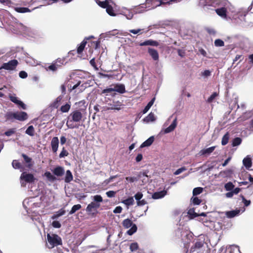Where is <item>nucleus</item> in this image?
<instances>
[{
    "mask_svg": "<svg viewBox=\"0 0 253 253\" xmlns=\"http://www.w3.org/2000/svg\"><path fill=\"white\" fill-rule=\"evenodd\" d=\"M83 109H80L75 110L70 113L68 117L66 126L69 128H78L79 125L74 124V123H80L84 117Z\"/></svg>",
    "mask_w": 253,
    "mask_h": 253,
    "instance_id": "1",
    "label": "nucleus"
},
{
    "mask_svg": "<svg viewBox=\"0 0 253 253\" xmlns=\"http://www.w3.org/2000/svg\"><path fill=\"white\" fill-rule=\"evenodd\" d=\"M92 199L93 201L87 206L86 211L88 215L94 217L98 213V209L100 207V203L103 202V198L101 195H96Z\"/></svg>",
    "mask_w": 253,
    "mask_h": 253,
    "instance_id": "2",
    "label": "nucleus"
},
{
    "mask_svg": "<svg viewBox=\"0 0 253 253\" xmlns=\"http://www.w3.org/2000/svg\"><path fill=\"white\" fill-rule=\"evenodd\" d=\"M67 63L66 57H59L52 61V62L48 66L45 67V69L47 71H51L53 73L56 72L59 69L65 66Z\"/></svg>",
    "mask_w": 253,
    "mask_h": 253,
    "instance_id": "3",
    "label": "nucleus"
},
{
    "mask_svg": "<svg viewBox=\"0 0 253 253\" xmlns=\"http://www.w3.org/2000/svg\"><path fill=\"white\" fill-rule=\"evenodd\" d=\"M47 239L51 246L50 247L51 248L62 244L61 238L57 234H53L50 235L49 234H47Z\"/></svg>",
    "mask_w": 253,
    "mask_h": 253,
    "instance_id": "4",
    "label": "nucleus"
},
{
    "mask_svg": "<svg viewBox=\"0 0 253 253\" xmlns=\"http://www.w3.org/2000/svg\"><path fill=\"white\" fill-rule=\"evenodd\" d=\"M18 64V62L16 59L9 61L7 63H4L0 67V70L3 69L6 70H14Z\"/></svg>",
    "mask_w": 253,
    "mask_h": 253,
    "instance_id": "5",
    "label": "nucleus"
},
{
    "mask_svg": "<svg viewBox=\"0 0 253 253\" xmlns=\"http://www.w3.org/2000/svg\"><path fill=\"white\" fill-rule=\"evenodd\" d=\"M122 106L123 104L121 102L119 101L113 100L112 103H109L108 104L107 110L119 111L122 109Z\"/></svg>",
    "mask_w": 253,
    "mask_h": 253,
    "instance_id": "6",
    "label": "nucleus"
},
{
    "mask_svg": "<svg viewBox=\"0 0 253 253\" xmlns=\"http://www.w3.org/2000/svg\"><path fill=\"white\" fill-rule=\"evenodd\" d=\"M20 179L27 183H32L36 180V178L33 174L27 173L25 172H23L21 174Z\"/></svg>",
    "mask_w": 253,
    "mask_h": 253,
    "instance_id": "7",
    "label": "nucleus"
},
{
    "mask_svg": "<svg viewBox=\"0 0 253 253\" xmlns=\"http://www.w3.org/2000/svg\"><path fill=\"white\" fill-rule=\"evenodd\" d=\"M15 119L20 121H24L28 119V114L25 112H15L14 115Z\"/></svg>",
    "mask_w": 253,
    "mask_h": 253,
    "instance_id": "8",
    "label": "nucleus"
},
{
    "mask_svg": "<svg viewBox=\"0 0 253 253\" xmlns=\"http://www.w3.org/2000/svg\"><path fill=\"white\" fill-rule=\"evenodd\" d=\"M59 146V139L57 137H53L51 141V147L52 152L55 153L58 150Z\"/></svg>",
    "mask_w": 253,
    "mask_h": 253,
    "instance_id": "9",
    "label": "nucleus"
},
{
    "mask_svg": "<svg viewBox=\"0 0 253 253\" xmlns=\"http://www.w3.org/2000/svg\"><path fill=\"white\" fill-rule=\"evenodd\" d=\"M150 5H151V2H150L149 3H147V0H146L144 3H142L135 7L136 11L137 12H142L145 11L146 8H148L149 9V6Z\"/></svg>",
    "mask_w": 253,
    "mask_h": 253,
    "instance_id": "10",
    "label": "nucleus"
},
{
    "mask_svg": "<svg viewBox=\"0 0 253 253\" xmlns=\"http://www.w3.org/2000/svg\"><path fill=\"white\" fill-rule=\"evenodd\" d=\"M9 98L12 102L17 104L19 107H21L23 109L25 110L26 109V105L22 101L18 100L17 97L14 96H10Z\"/></svg>",
    "mask_w": 253,
    "mask_h": 253,
    "instance_id": "11",
    "label": "nucleus"
},
{
    "mask_svg": "<svg viewBox=\"0 0 253 253\" xmlns=\"http://www.w3.org/2000/svg\"><path fill=\"white\" fill-rule=\"evenodd\" d=\"M63 98V95H61L58 96L56 99L53 101L51 104L50 107L51 108L57 109L61 104V101Z\"/></svg>",
    "mask_w": 253,
    "mask_h": 253,
    "instance_id": "12",
    "label": "nucleus"
},
{
    "mask_svg": "<svg viewBox=\"0 0 253 253\" xmlns=\"http://www.w3.org/2000/svg\"><path fill=\"white\" fill-rule=\"evenodd\" d=\"M177 125V118H175L171 124L168 127H167L165 130L164 132L165 133H169L174 130V129L176 128Z\"/></svg>",
    "mask_w": 253,
    "mask_h": 253,
    "instance_id": "13",
    "label": "nucleus"
},
{
    "mask_svg": "<svg viewBox=\"0 0 253 253\" xmlns=\"http://www.w3.org/2000/svg\"><path fill=\"white\" fill-rule=\"evenodd\" d=\"M21 156L24 159L25 162L27 164L26 167L29 169H31L34 165L32 158L28 157L25 154H22Z\"/></svg>",
    "mask_w": 253,
    "mask_h": 253,
    "instance_id": "14",
    "label": "nucleus"
},
{
    "mask_svg": "<svg viewBox=\"0 0 253 253\" xmlns=\"http://www.w3.org/2000/svg\"><path fill=\"white\" fill-rule=\"evenodd\" d=\"M148 52L154 60L157 61L159 60V54L156 49L152 48H148Z\"/></svg>",
    "mask_w": 253,
    "mask_h": 253,
    "instance_id": "15",
    "label": "nucleus"
},
{
    "mask_svg": "<svg viewBox=\"0 0 253 253\" xmlns=\"http://www.w3.org/2000/svg\"><path fill=\"white\" fill-rule=\"evenodd\" d=\"M139 45L140 46L151 45L157 46L159 45V43L156 41L152 40H149L144 41V42H140Z\"/></svg>",
    "mask_w": 253,
    "mask_h": 253,
    "instance_id": "16",
    "label": "nucleus"
},
{
    "mask_svg": "<svg viewBox=\"0 0 253 253\" xmlns=\"http://www.w3.org/2000/svg\"><path fill=\"white\" fill-rule=\"evenodd\" d=\"M203 246L204 241L198 240L191 247L190 252H194L196 250L201 249Z\"/></svg>",
    "mask_w": 253,
    "mask_h": 253,
    "instance_id": "17",
    "label": "nucleus"
},
{
    "mask_svg": "<svg viewBox=\"0 0 253 253\" xmlns=\"http://www.w3.org/2000/svg\"><path fill=\"white\" fill-rule=\"evenodd\" d=\"M151 2V5L149 6V9L155 8L162 5L161 0H147V3Z\"/></svg>",
    "mask_w": 253,
    "mask_h": 253,
    "instance_id": "18",
    "label": "nucleus"
},
{
    "mask_svg": "<svg viewBox=\"0 0 253 253\" xmlns=\"http://www.w3.org/2000/svg\"><path fill=\"white\" fill-rule=\"evenodd\" d=\"M167 193L166 190H163L159 192H156L154 193L152 197L154 199H159L163 198Z\"/></svg>",
    "mask_w": 253,
    "mask_h": 253,
    "instance_id": "19",
    "label": "nucleus"
},
{
    "mask_svg": "<svg viewBox=\"0 0 253 253\" xmlns=\"http://www.w3.org/2000/svg\"><path fill=\"white\" fill-rule=\"evenodd\" d=\"M90 38H94V37L90 36L88 38H85V39L81 42L77 48V52L78 54H81L84 49L85 46L86 44V41H85V40H89Z\"/></svg>",
    "mask_w": 253,
    "mask_h": 253,
    "instance_id": "20",
    "label": "nucleus"
},
{
    "mask_svg": "<svg viewBox=\"0 0 253 253\" xmlns=\"http://www.w3.org/2000/svg\"><path fill=\"white\" fill-rule=\"evenodd\" d=\"M52 172L57 176H62L64 174V169L62 167L58 166L54 168Z\"/></svg>",
    "mask_w": 253,
    "mask_h": 253,
    "instance_id": "21",
    "label": "nucleus"
},
{
    "mask_svg": "<svg viewBox=\"0 0 253 253\" xmlns=\"http://www.w3.org/2000/svg\"><path fill=\"white\" fill-rule=\"evenodd\" d=\"M114 91L118 92L120 93H124L125 92V86L123 84H118L115 85L113 88Z\"/></svg>",
    "mask_w": 253,
    "mask_h": 253,
    "instance_id": "22",
    "label": "nucleus"
},
{
    "mask_svg": "<svg viewBox=\"0 0 253 253\" xmlns=\"http://www.w3.org/2000/svg\"><path fill=\"white\" fill-rule=\"evenodd\" d=\"M216 13L223 18H226L227 16V9L225 7H221L215 9Z\"/></svg>",
    "mask_w": 253,
    "mask_h": 253,
    "instance_id": "23",
    "label": "nucleus"
},
{
    "mask_svg": "<svg viewBox=\"0 0 253 253\" xmlns=\"http://www.w3.org/2000/svg\"><path fill=\"white\" fill-rule=\"evenodd\" d=\"M243 163L246 168L249 169L252 167V160L251 158L246 157L243 159Z\"/></svg>",
    "mask_w": 253,
    "mask_h": 253,
    "instance_id": "24",
    "label": "nucleus"
},
{
    "mask_svg": "<svg viewBox=\"0 0 253 253\" xmlns=\"http://www.w3.org/2000/svg\"><path fill=\"white\" fill-rule=\"evenodd\" d=\"M154 141V136L150 137L148 139L145 141L141 145L140 147L143 148L145 147H148L150 146Z\"/></svg>",
    "mask_w": 253,
    "mask_h": 253,
    "instance_id": "25",
    "label": "nucleus"
},
{
    "mask_svg": "<svg viewBox=\"0 0 253 253\" xmlns=\"http://www.w3.org/2000/svg\"><path fill=\"white\" fill-rule=\"evenodd\" d=\"M240 211L239 210L231 211H227L226 213V215L228 218H233L235 216L238 215V214L240 213Z\"/></svg>",
    "mask_w": 253,
    "mask_h": 253,
    "instance_id": "26",
    "label": "nucleus"
},
{
    "mask_svg": "<svg viewBox=\"0 0 253 253\" xmlns=\"http://www.w3.org/2000/svg\"><path fill=\"white\" fill-rule=\"evenodd\" d=\"M156 118L153 113L151 112L147 116L143 119V121L146 123L153 122L155 121Z\"/></svg>",
    "mask_w": 253,
    "mask_h": 253,
    "instance_id": "27",
    "label": "nucleus"
},
{
    "mask_svg": "<svg viewBox=\"0 0 253 253\" xmlns=\"http://www.w3.org/2000/svg\"><path fill=\"white\" fill-rule=\"evenodd\" d=\"M215 146H212L207 149H202L200 151L201 155H209L215 149Z\"/></svg>",
    "mask_w": 253,
    "mask_h": 253,
    "instance_id": "28",
    "label": "nucleus"
},
{
    "mask_svg": "<svg viewBox=\"0 0 253 253\" xmlns=\"http://www.w3.org/2000/svg\"><path fill=\"white\" fill-rule=\"evenodd\" d=\"M73 177L72 172L70 170H67L66 172V176L65 177V182L66 183H69L73 180Z\"/></svg>",
    "mask_w": 253,
    "mask_h": 253,
    "instance_id": "29",
    "label": "nucleus"
},
{
    "mask_svg": "<svg viewBox=\"0 0 253 253\" xmlns=\"http://www.w3.org/2000/svg\"><path fill=\"white\" fill-rule=\"evenodd\" d=\"M155 98L154 97L151 99V100L149 102V103L147 104V105L145 106L144 109L142 111L143 114L146 113L148 110L150 109V108L151 107V106L153 105L154 102L155 101Z\"/></svg>",
    "mask_w": 253,
    "mask_h": 253,
    "instance_id": "30",
    "label": "nucleus"
},
{
    "mask_svg": "<svg viewBox=\"0 0 253 253\" xmlns=\"http://www.w3.org/2000/svg\"><path fill=\"white\" fill-rule=\"evenodd\" d=\"M12 166L15 169H23V167L21 164L18 160H14L12 162Z\"/></svg>",
    "mask_w": 253,
    "mask_h": 253,
    "instance_id": "31",
    "label": "nucleus"
},
{
    "mask_svg": "<svg viewBox=\"0 0 253 253\" xmlns=\"http://www.w3.org/2000/svg\"><path fill=\"white\" fill-rule=\"evenodd\" d=\"M132 221L128 219H126L123 221V225L126 228H128L133 225Z\"/></svg>",
    "mask_w": 253,
    "mask_h": 253,
    "instance_id": "32",
    "label": "nucleus"
},
{
    "mask_svg": "<svg viewBox=\"0 0 253 253\" xmlns=\"http://www.w3.org/2000/svg\"><path fill=\"white\" fill-rule=\"evenodd\" d=\"M26 133L31 136H33L35 134V129L33 126H28L25 131Z\"/></svg>",
    "mask_w": 253,
    "mask_h": 253,
    "instance_id": "33",
    "label": "nucleus"
},
{
    "mask_svg": "<svg viewBox=\"0 0 253 253\" xmlns=\"http://www.w3.org/2000/svg\"><path fill=\"white\" fill-rule=\"evenodd\" d=\"M98 5L102 8H105L107 7V2H109L107 0H95Z\"/></svg>",
    "mask_w": 253,
    "mask_h": 253,
    "instance_id": "34",
    "label": "nucleus"
},
{
    "mask_svg": "<svg viewBox=\"0 0 253 253\" xmlns=\"http://www.w3.org/2000/svg\"><path fill=\"white\" fill-rule=\"evenodd\" d=\"M105 8H106V12L108 14H109L111 16L115 15L113 8L112 6L109 4V2H107V7H106Z\"/></svg>",
    "mask_w": 253,
    "mask_h": 253,
    "instance_id": "35",
    "label": "nucleus"
},
{
    "mask_svg": "<svg viewBox=\"0 0 253 253\" xmlns=\"http://www.w3.org/2000/svg\"><path fill=\"white\" fill-rule=\"evenodd\" d=\"M229 134L228 132H227L223 136L221 140V144L222 145H226L229 141Z\"/></svg>",
    "mask_w": 253,
    "mask_h": 253,
    "instance_id": "36",
    "label": "nucleus"
},
{
    "mask_svg": "<svg viewBox=\"0 0 253 253\" xmlns=\"http://www.w3.org/2000/svg\"><path fill=\"white\" fill-rule=\"evenodd\" d=\"M242 141V140L240 137H236L232 140V146L233 147L238 146L241 144Z\"/></svg>",
    "mask_w": 253,
    "mask_h": 253,
    "instance_id": "37",
    "label": "nucleus"
},
{
    "mask_svg": "<svg viewBox=\"0 0 253 253\" xmlns=\"http://www.w3.org/2000/svg\"><path fill=\"white\" fill-rule=\"evenodd\" d=\"M15 10L19 13L30 12L31 10L27 7H15Z\"/></svg>",
    "mask_w": 253,
    "mask_h": 253,
    "instance_id": "38",
    "label": "nucleus"
},
{
    "mask_svg": "<svg viewBox=\"0 0 253 253\" xmlns=\"http://www.w3.org/2000/svg\"><path fill=\"white\" fill-rule=\"evenodd\" d=\"M123 203H124V204L127 206L132 205L134 203L133 198L132 197H129L127 199L124 200L123 201Z\"/></svg>",
    "mask_w": 253,
    "mask_h": 253,
    "instance_id": "39",
    "label": "nucleus"
},
{
    "mask_svg": "<svg viewBox=\"0 0 253 253\" xmlns=\"http://www.w3.org/2000/svg\"><path fill=\"white\" fill-rule=\"evenodd\" d=\"M44 175L50 181H54L56 179V177L51 174L49 171L45 172Z\"/></svg>",
    "mask_w": 253,
    "mask_h": 253,
    "instance_id": "40",
    "label": "nucleus"
},
{
    "mask_svg": "<svg viewBox=\"0 0 253 253\" xmlns=\"http://www.w3.org/2000/svg\"><path fill=\"white\" fill-rule=\"evenodd\" d=\"M82 208V206L80 204L75 205L73 206L71 210L69 211V214H72L74 213L76 211L79 210Z\"/></svg>",
    "mask_w": 253,
    "mask_h": 253,
    "instance_id": "41",
    "label": "nucleus"
},
{
    "mask_svg": "<svg viewBox=\"0 0 253 253\" xmlns=\"http://www.w3.org/2000/svg\"><path fill=\"white\" fill-rule=\"evenodd\" d=\"M15 112H8L5 114V117L7 120H13L15 119Z\"/></svg>",
    "mask_w": 253,
    "mask_h": 253,
    "instance_id": "42",
    "label": "nucleus"
},
{
    "mask_svg": "<svg viewBox=\"0 0 253 253\" xmlns=\"http://www.w3.org/2000/svg\"><path fill=\"white\" fill-rule=\"evenodd\" d=\"M71 108V105L69 103L62 105L60 108V111L63 113L68 112Z\"/></svg>",
    "mask_w": 253,
    "mask_h": 253,
    "instance_id": "43",
    "label": "nucleus"
},
{
    "mask_svg": "<svg viewBox=\"0 0 253 253\" xmlns=\"http://www.w3.org/2000/svg\"><path fill=\"white\" fill-rule=\"evenodd\" d=\"M137 229V227L136 225L135 224H133L132 226L130 229H129L127 231V234L129 235H132L135 232H136Z\"/></svg>",
    "mask_w": 253,
    "mask_h": 253,
    "instance_id": "44",
    "label": "nucleus"
},
{
    "mask_svg": "<svg viewBox=\"0 0 253 253\" xmlns=\"http://www.w3.org/2000/svg\"><path fill=\"white\" fill-rule=\"evenodd\" d=\"M224 188L226 191H231L234 188V185L231 182H228L224 185Z\"/></svg>",
    "mask_w": 253,
    "mask_h": 253,
    "instance_id": "45",
    "label": "nucleus"
},
{
    "mask_svg": "<svg viewBox=\"0 0 253 253\" xmlns=\"http://www.w3.org/2000/svg\"><path fill=\"white\" fill-rule=\"evenodd\" d=\"M191 218H194L199 216V214L195 212L194 209H190L188 211Z\"/></svg>",
    "mask_w": 253,
    "mask_h": 253,
    "instance_id": "46",
    "label": "nucleus"
},
{
    "mask_svg": "<svg viewBox=\"0 0 253 253\" xmlns=\"http://www.w3.org/2000/svg\"><path fill=\"white\" fill-rule=\"evenodd\" d=\"M113 92H114L113 88H107L102 90L101 94H104L107 95L108 94H111Z\"/></svg>",
    "mask_w": 253,
    "mask_h": 253,
    "instance_id": "47",
    "label": "nucleus"
},
{
    "mask_svg": "<svg viewBox=\"0 0 253 253\" xmlns=\"http://www.w3.org/2000/svg\"><path fill=\"white\" fill-rule=\"evenodd\" d=\"M203 191V188L202 187L195 188L193 190V196H196L200 194Z\"/></svg>",
    "mask_w": 253,
    "mask_h": 253,
    "instance_id": "48",
    "label": "nucleus"
},
{
    "mask_svg": "<svg viewBox=\"0 0 253 253\" xmlns=\"http://www.w3.org/2000/svg\"><path fill=\"white\" fill-rule=\"evenodd\" d=\"M214 45L216 47L223 46L224 45V42L221 39H216L214 41Z\"/></svg>",
    "mask_w": 253,
    "mask_h": 253,
    "instance_id": "49",
    "label": "nucleus"
},
{
    "mask_svg": "<svg viewBox=\"0 0 253 253\" xmlns=\"http://www.w3.org/2000/svg\"><path fill=\"white\" fill-rule=\"evenodd\" d=\"M85 103L86 102L84 100H82L76 103V105H78L79 107H81L80 109H83V112H84L86 109Z\"/></svg>",
    "mask_w": 253,
    "mask_h": 253,
    "instance_id": "50",
    "label": "nucleus"
},
{
    "mask_svg": "<svg viewBox=\"0 0 253 253\" xmlns=\"http://www.w3.org/2000/svg\"><path fill=\"white\" fill-rule=\"evenodd\" d=\"M130 250L131 252H135L138 249V245L137 243H131L129 247Z\"/></svg>",
    "mask_w": 253,
    "mask_h": 253,
    "instance_id": "51",
    "label": "nucleus"
},
{
    "mask_svg": "<svg viewBox=\"0 0 253 253\" xmlns=\"http://www.w3.org/2000/svg\"><path fill=\"white\" fill-rule=\"evenodd\" d=\"M15 131L16 129L15 128H10L4 132V135L7 136H10L14 134Z\"/></svg>",
    "mask_w": 253,
    "mask_h": 253,
    "instance_id": "52",
    "label": "nucleus"
},
{
    "mask_svg": "<svg viewBox=\"0 0 253 253\" xmlns=\"http://www.w3.org/2000/svg\"><path fill=\"white\" fill-rule=\"evenodd\" d=\"M126 180L128 181L130 183H133L135 181H137L139 179V177H126Z\"/></svg>",
    "mask_w": 253,
    "mask_h": 253,
    "instance_id": "53",
    "label": "nucleus"
},
{
    "mask_svg": "<svg viewBox=\"0 0 253 253\" xmlns=\"http://www.w3.org/2000/svg\"><path fill=\"white\" fill-rule=\"evenodd\" d=\"M69 153L68 151L65 149L64 147L62 148V150L61 152V153L59 154V158H62L65 156H67L68 155Z\"/></svg>",
    "mask_w": 253,
    "mask_h": 253,
    "instance_id": "54",
    "label": "nucleus"
},
{
    "mask_svg": "<svg viewBox=\"0 0 253 253\" xmlns=\"http://www.w3.org/2000/svg\"><path fill=\"white\" fill-rule=\"evenodd\" d=\"M201 200L199 199L197 197H195L192 198V202L194 205H199L201 204Z\"/></svg>",
    "mask_w": 253,
    "mask_h": 253,
    "instance_id": "55",
    "label": "nucleus"
},
{
    "mask_svg": "<svg viewBox=\"0 0 253 253\" xmlns=\"http://www.w3.org/2000/svg\"><path fill=\"white\" fill-rule=\"evenodd\" d=\"M186 169L185 167H181L178 169H177L174 172V175H178L184 171H185Z\"/></svg>",
    "mask_w": 253,
    "mask_h": 253,
    "instance_id": "56",
    "label": "nucleus"
},
{
    "mask_svg": "<svg viewBox=\"0 0 253 253\" xmlns=\"http://www.w3.org/2000/svg\"><path fill=\"white\" fill-rule=\"evenodd\" d=\"M134 197L135 198L137 202H138V201L140 200L143 197V194L141 192H138L135 194Z\"/></svg>",
    "mask_w": 253,
    "mask_h": 253,
    "instance_id": "57",
    "label": "nucleus"
},
{
    "mask_svg": "<svg viewBox=\"0 0 253 253\" xmlns=\"http://www.w3.org/2000/svg\"><path fill=\"white\" fill-rule=\"evenodd\" d=\"M52 225L53 227L56 228H59L61 226V225L59 221L56 220H54L52 222Z\"/></svg>",
    "mask_w": 253,
    "mask_h": 253,
    "instance_id": "58",
    "label": "nucleus"
},
{
    "mask_svg": "<svg viewBox=\"0 0 253 253\" xmlns=\"http://www.w3.org/2000/svg\"><path fill=\"white\" fill-rule=\"evenodd\" d=\"M218 95L216 92H213L208 99L209 102H211Z\"/></svg>",
    "mask_w": 253,
    "mask_h": 253,
    "instance_id": "59",
    "label": "nucleus"
},
{
    "mask_svg": "<svg viewBox=\"0 0 253 253\" xmlns=\"http://www.w3.org/2000/svg\"><path fill=\"white\" fill-rule=\"evenodd\" d=\"M89 63L96 70H98V68L97 67L94 58H93L90 60Z\"/></svg>",
    "mask_w": 253,
    "mask_h": 253,
    "instance_id": "60",
    "label": "nucleus"
},
{
    "mask_svg": "<svg viewBox=\"0 0 253 253\" xmlns=\"http://www.w3.org/2000/svg\"><path fill=\"white\" fill-rule=\"evenodd\" d=\"M116 192L114 191H109L106 192L107 196L109 198L114 197L115 196Z\"/></svg>",
    "mask_w": 253,
    "mask_h": 253,
    "instance_id": "61",
    "label": "nucleus"
},
{
    "mask_svg": "<svg viewBox=\"0 0 253 253\" xmlns=\"http://www.w3.org/2000/svg\"><path fill=\"white\" fill-rule=\"evenodd\" d=\"M19 77L22 79H25V78H27L28 76L27 73L24 71H20L19 72Z\"/></svg>",
    "mask_w": 253,
    "mask_h": 253,
    "instance_id": "62",
    "label": "nucleus"
},
{
    "mask_svg": "<svg viewBox=\"0 0 253 253\" xmlns=\"http://www.w3.org/2000/svg\"><path fill=\"white\" fill-rule=\"evenodd\" d=\"M241 197L242 198L243 202L246 207H247L250 205L251 201L250 200H246L243 196H241Z\"/></svg>",
    "mask_w": 253,
    "mask_h": 253,
    "instance_id": "63",
    "label": "nucleus"
},
{
    "mask_svg": "<svg viewBox=\"0 0 253 253\" xmlns=\"http://www.w3.org/2000/svg\"><path fill=\"white\" fill-rule=\"evenodd\" d=\"M118 177V175H114V176H110L108 179H107L105 180V182L106 183H109L110 182H111L114 179L117 178Z\"/></svg>",
    "mask_w": 253,
    "mask_h": 253,
    "instance_id": "64",
    "label": "nucleus"
}]
</instances>
